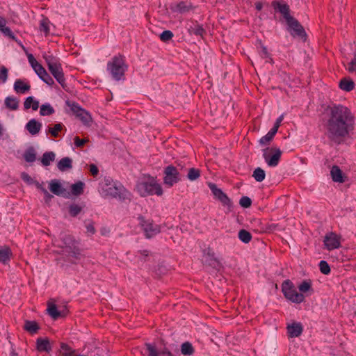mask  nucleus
I'll list each match as a JSON object with an SVG mask.
<instances>
[{
	"mask_svg": "<svg viewBox=\"0 0 356 356\" xmlns=\"http://www.w3.org/2000/svg\"><path fill=\"white\" fill-rule=\"evenodd\" d=\"M327 137L340 144L353 129L354 116L352 113H326L324 117Z\"/></svg>",
	"mask_w": 356,
	"mask_h": 356,
	"instance_id": "obj_1",
	"label": "nucleus"
},
{
	"mask_svg": "<svg viewBox=\"0 0 356 356\" xmlns=\"http://www.w3.org/2000/svg\"><path fill=\"white\" fill-rule=\"evenodd\" d=\"M128 69L124 56L121 54L113 56L107 63L106 70L115 81H120L125 79L124 74Z\"/></svg>",
	"mask_w": 356,
	"mask_h": 356,
	"instance_id": "obj_2",
	"label": "nucleus"
},
{
	"mask_svg": "<svg viewBox=\"0 0 356 356\" xmlns=\"http://www.w3.org/2000/svg\"><path fill=\"white\" fill-rule=\"evenodd\" d=\"M43 58L52 76L63 89H66L65 79L60 59L52 54H44Z\"/></svg>",
	"mask_w": 356,
	"mask_h": 356,
	"instance_id": "obj_3",
	"label": "nucleus"
},
{
	"mask_svg": "<svg viewBox=\"0 0 356 356\" xmlns=\"http://www.w3.org/2000/svg\"><path fill=\"white\" fill-rule=\"evenodd\" d=\"M102 189L104 196H110L122 200L127 199L129 196L127 191L120 184L113 182L110 177L104 179V184Z\"/></svg>",
	"mask_w": 356,
	"mask_h": 356,
	"instance_id": "obj_4",
	"label": "nucleus"
},
{
	"mask_svg": "<svg viewBox=\"0 0 356 356\" xmlns=\"http://www.w3.org/2000/svg\"><path fill=\"white\" fill-rule=\"evenodd\" d=\"M137 189L140 195L143 197L153 195L160 196L163 194L161 186L153 178L151 179L149 181L139 183L137 185Z\"/></svg>",
	"mask_w": 356,
	"mask_h": 356,
	"instance_id": "obj_5",
	"label": "nucleus"
},
{
	"mask_svg": "<svg viewBox=\"0 0 356 356\" xmlns=\"http://www.w3.org/2000/svg\"><path fill=\"white\" fill-rule=\"evenodd\" d=\"M282 291L284 297L292 302L299 304L305 300L304 295L296 291L293 284L289 280H286L282 283Z\"/></svg>",
	"mask_w": 356,
	"mask_h": 356,
	"instance_id": "obj_6",
	"label": "nucleus"
},
{
	"mask_svg": "<svg viewBox=\"0 0 356 356\" xmlns=\"http://www.w3.org/2000/svg\"><path fill=\"white\" fill-rule=\"evenodd\" d=\"M138 224L147 238H151L159 234L161 232L160 225L155 224L153 220L145 218L140 215L138 217Z\"/></svg>",
	"mask_w": 356,
	"mask_h": 356,
	"instance_id": "obj_7",
	"label": "nucleus"
},
{
	"mask_svg": "<svg viewBox=\"0 0 356 356\" xmlns=\"http://www.w3.org/2000/svg\"><path fill=\"white\" fill-rule=\"evenodd\" d=\"M63 251L69 257H72L76 259H79L81 251L78 245V243L74 238L68 235L63 238Z\"/></svg>",
	"mask_w": 356,
	"mask_h": 356,
	"instance_id": "obj_8",
	"label": "nucleus"
},
{
	"mask_svg": "<svg viewBox=\"0 0 356 356\" xmlns=\"http://www.w3.org/2000/svg\"><path fill=\"white\" fill-rule=\"evenodd\" d=\"M263 152L264 159L268 166L275 167L278 165L282 155V152L279 148H266Z\"/></svg>",
	"mask_w": 356,
	"mask_h": 356,
	"instance_id": "obj_9",
	"label": "nucleus"
},
{
	"mask_svg": "<svg viewBox=\"0 0 356 356\" xmlns=\"http://www.w3.org/2000/svg\"><path fill=\"white\" fill-rule=\"evenodd\" d=\"M208 186L214 197L218 200L223 207L230 211L232 208V202L230 198L220 188H218L216 184L209 183Z\"/></svg>",
	"mask_w": 356,
	"mask_h": 356,
	"instance_id": "obj_10",
	"label": "nucleus"
},
{
	"mask_svg": "<svg viewBox=\"0 0 356 356\" xmlns=\"http://www.w3.org/2000/svg\"><path fill=\"white\" fill-rule=\"evenodd\" d=\"M163 172V183L169 187L172 186L181 180L178 169L173 165L166 166Z\"/></svg>",
	"mask_w": 356,
	"mask_h": 356,
	"instance_id": "obj_11",
	"label": "nucleus"
},
{
	"mask_svg": "<svg viewBox=\"0 0 356 356\" xmlns=\"http://www.w3.org/2000/svg\"><path fill=\"white\" fill-rule=\"evenodd\" d=\"M286 24L288 26L287 29L293 37H299L302 39L305 38L306 33L305 29L296 19L292 17L286 21Z\"/></svg>",
	"mask_w": 356,
	"mask_h": 356,
	"instance_id": "obj_12",
	"label": "nucleus"
},
{
	"mask_svg": "<svg viewBox=\"0 0 356 356\" xmlns=\"http://www.w3.org/2000/svg\"><path fill=\"white\" fill-rule=\"evenodd\" d=\"M143 356H173L172 353L166 348L158 350L154 344L146 343L141 351Z\"/></svg>",
	"mask_w": 356,
	"mask_h": 356,
	"instance_id": "obj_13",
	"label": "nucleus"
},
{
	"mask_svg": "<svg viewBox=\"0 0 356 356\" xmlns=\"http://www.w3.org/2000/svg\"><path fill=\"white\" fill-rule=\"evenodd\" d=\"M323 243L328 250L337 249L341 246V236L334 232H329L325 236Z\"/></svg>",
	"mask_w": 356,
	"mask_h": 356,
	"instance_id": "obj_14",
	"label": "nucleus"
},
{
	"mask_svg": "<svg viewBox=\"0 0 356 356\" xmlns=\"http://www.w3.org/2000/svg\"><path fill=\"white\" fill-rule=\"evenodd\" d=\"M272 6L275 11L282 14L286 22L289 20V18L292 17L290 15L289 6L286 3L279 1H273L272 2Z\"/></svg>",
	"mask_w": 356,
	"mask_h": 356,
	"instance_id": "obj_15",
	"label": "nucleus"
},
{
	"mask_svg": "<svg viewBox=\"0 0 356 356\" xmlns=\"http://www.w3.org/2000/svg\"><path fill=\"white\" fill-rule=\"evenodd\" d=\"M188 32L190 35L199 36L202 38L206 33V31L202 25L200 24L197 21L192 22L191 24L188 26Z\"/></svg>",
	"mask_w": 356,
	"mask_h": 356,
	"instance_id": "obj_16",
	"label": "nucleus"
},
{
	"mask_svg": "<svg viewBox=\"0 0 356 356\" xmlns=\"http://www.w3.org/2000/svg\"><path fill=\"white\" fill-rule=\"evenodd\" d=\"M171 9L173 12L184 14L190 12L193 9V6L191 3L180 1L179 3L172 5Z\"/></svg>",
	"mask_w": 356,
	"mask_h": 356,
	"instance_id": "obj_17",
	"label": "nucleus"
},
{
	"mask_svg": "<svg viewBox=\"0 0 356 356\" xmlns=\"http://www.w3.org/2000/svg\"><path fill=\"white\" fill-rule=\"evenodd\" d=\"M330 175L333 181L337 183H343L346 181V176L342 170L337 165H333L330 170Z\"/></svg>",
	"mask_w": 356,
	"mask_h": 356,
	"instance_id": "obj_18",
	"label": "nucleus"
},
{
	"mask_svg": "<svg viewBox=\"0 0 356 356\" xmlns=\"http://www.w3.org/2000/svg\"><path fill=\"white\" fill-rule=\"evenodd\" d=\"M42 123L35 119L30 120L26 124V129L31 135H37L42 128Z\"/></svg>",
	"mask_w": 356,
	"mask_h": 356,
	"instance_id": "obj_19",
	"label": "nucleus"
},
{
	"mask_svg": "<svg viewBox=\"0 0 356 356\" xmlns=\"http://www.w3.org/2000/svg\"><path fill=\"white\" fill-rule=\"evenodd\" d=\"M31 89V86L29 83L24 81L22 79H17L14 83V90L17 93L24 94L29 92Z\"/></svg>",
	"mask_w": 356,
	"mask_h": 356,
	"instance_id": "obj_20",
	"label": "nucleus"
},
{
	"mask_svg": "<svg viewBox=\"0 0 356 356\" xmlns=\"http://www.w3.org/2000/svg\"><path fill=\"white\" fill-rule=\"evenodd\" d=\"M287 332L290 337H298L302 332V326L300 323H293L287 326Z\"/></svg>",
	"mask_w": 356,
	"mask_h": 356,
	"instance_id": "obj_21",
	"label": "nucleus"
},
{
	"mask_svg": "<svg viewBox=\"0 0 356 356\" xmlns=\"http://www.w3.org/2000/svg\"><path fill=\"white\" fill-rule=\"evenodd\" d=\"M47 312L54 320L58 319L59 317H63L66 315V312L65 310L58 311L56 305L54 303H48Z\"/></svg>",
	"mask_w": 356,
	"mask_h": 356,
	"instance_id": "obj_22",
	"label": "nucleus"
},
{
	"mask_svg": "<svg viewBox=\"0 0 356 356\" xmlns=\"http://www.w3.org/2000/svg\"><path fill=\"white\" fill-rule=\"evenodd\" d=\"M27 58L29 63H30L31 66L32 67L34 72L37 74L38 76L40 75L41 73L45 70L42 65L36 60L33 54H28Z\"/></svg>",
	"mask_w": 356,
	"mask_h": 356,
	"instance_id": "obj_23",
	"label": "nucleus"
},
{
	"mask_svg": "<svg viewBox=\"0 0 356 356\" xmlns=\"http://www.w3.org/2000/svg\"><path fill=\"white\" fill-rule=\"evenodd\" d=\"M12 251L8 246L0 247V262L6 264L10 260Z\"/></svg>",
	"mask_w": 356,
	"mask_h": 356,
	"instance_id": "obj_24",
	"label": "nucleus"
},
{
	"mask_svg": "<svg viewBox=\"0 0 356 356\" xmlns=\"http://www.w3.org/2000/svg\"><path fill=\"white\" fill-rule=\"evenodd\" d=\"M49 190L51 193L56 195H63L65 190L62 187L61 184L58 180H52L49 183Z\"/></svg>",
	"mask_w": 356,
	"mask_h": 356,
	"instance_id": "obj_25",
	"label": "nucleus"
},
{
	"mask_svg": "<svg viewBox=\"0 0 356 356\" xmlns=\"http://www.w3.org/2000/svg\"><path fill=\"white\" fill-rule=\"evenodd\" d=\"M37 349L40 352L49 353L51 350L49 341L47 339L38 338L37 339Z\"/></svg>",
	"mask_w": 356,
	"mask_h": 356,
	"instance_id": "obj_26",
	"label": "nucleus"
},
{
	"mask_svg": "<svg viewBox=\"0 0 356 356\" xmlns=\"http://www.w3.org/2000/svg\"><path fill=\"white\" fill-rule=\"evenodd\" d=\"M58 169L64 172L72 168V160L70 157H64L61 159L57 163Z\"/></svg>",
	"mask_w": 356,
	"mask_h": 356,
	"instance_id": "obj_27",
	"label": "nucleus"
},
{
	"mask_svg": "<svg viewBox=\"0 0 356 356\" xmlns=\"http://www.w3.org/2000/svg\"><path fill=\"white\" fill-rule=\"evenodd\" d=\"M40 106L39 101L36 100L33 97L30 96L26 98L24 102V108L25 110L32 108L33 111H37Z\"/></svg>",
	"mask_w": 356,
	"mask_h": 356,
	"instance_id": "obj_28",
	"label": "nucleus"
},
{
	"mask_svg": "<svg viewBox=\"0 0 356 356\" xmlns=\"http://www.w3.org/2000/svg\"><path fill=\"white\" fill-rule=\"evenodd\" d=\"M76 114V118L79 120L83 124L87 127H90L92 123V117L90 115V113H74Z\"/></svg>",
	"mask_w": 356,
	"mask_h": 356,
	"instance_id": "obj_29",
	"label": "nucleus"
},
{
	"mask_svg": "<svg viewBox=\"0 0 356 356\" xmlns=\"http://www.w3.org/2000/svg\"><path fill=\"white\" fill-rule=\"evenodd\" d=\"M5 106L7 109L17 110L19 107V100L14 97H7L4 101Z\"/></svg>",
	"mask_w": 356,
	"mask_h": 356,
	"instance_id": "obj_30",
	"label": "nucleus"
},
{
	"mask_svg": "<svg viewBox=\"0 0 356 356\" xmlns=\"http://www.w3.org/2000/svg\"><path fill=\"white\" fill-rule=\"evenodd\" d=\"M65 128V126L62 123H58L54 124L53 127L49 126L47 132L54 138H57L60 136V133Z\"/></svg>",
	"mask_w": 356,
	"mask_h": 356,
	"instance_id": "obj_31",
	"label": "nucleus"
},
{
	"mask_svg": "<svg viewBox=\"0 0 356 356\" xmlns=\"http://www.w3.org/2000/svg\"><path fill=\"white\" fill-rule=\"evenodd\" d=\"M355 83L351 79L346 78L342 79L339 82V88L346 92H350L354 89Z\"/></svg>",
	"mask_w": 356,
	"mask_h": 356,
	"instance_id": "obj_32",
	"label": "nucleus"
},
{
	"mask_svg": "<svg viewBox=\"0 0 356 356\" xmlns=\"http://www.w3.org/2000/svg\"><path fill=\"white\" fill-rule=\"evenodd\" d=\"M56 158V154L53 152H44L41 158V163L44 166H48L51 162L54 161Z\"/></svg>",
	"mask_w": 356,
	"mask_h": 356,
	"instance_id": "obj_33",
	"label": "nucleus"
},
{
	"mask_svg": "<svg viewBox=\"0 0 356 356\" xmlns=\"http://www.w3.org/2000/svg\"><path fill=\"white\" fill-rule=\"evenodd\" d=\"M194 352V348L190 342L186 341L181 345V353L184 356H191Z\"/></svg>",
	"mask_w": 356,
	"mask_h": 356,
	"instance_id": "obj_34",
	"label": "nucleus"
},
{
	"mask_svg": "<svg viewBox=\"0 0 356 356\" xmlns=\"http://www.w3.org/2000/svg\"><path fill=\"white\" fill-rule=\"evenodd\" d=\"M50 22L48 18L43 17L40 22L39 29L41 32H43L44 35L47 36L49 35L50 32Z\"/></svg>",
	"mask_w": 356,
	"mask_h": 356,
	"instance_id": "obj_35",
	"label": "nucleus"
},
{
	"mask_svg": "<svg viewBox=\"0 0 356 356\" xmlns=\"http://www.w3.org/2000/svg\"><path fill=\"white\" fill-rule=\"evenodd\" d=\"M238 237L244 243H248L252 240V234L245 229H241L238 232Z\"/></svg>",
	"mask_w": 356,
	"mask_h": 356,
	"instance_id": "obj_36",
	"label": "nucleus"
},
{
	"mask_svg": "<svg viewBox=\"0 0 356 356\" xmlns=\"http://www.w3.org/2000/svg\"><path fill=\"white\" fill-rule=\"evenodd\" d=\"M84 184L82 181H78L71 186V193L74 195H80L83 193Z\"/></svg>",
	"mask_w": 356,
	"mask_h": 356,
	"instance_id": "obj_37",
	"label": "nucleus"
},
{
	"mask_svg": "<svg viewBox=\"0 0 356 356\" xmlns=\"http://www.w3.org/2000/svg\"><path fill=\"white\" fill-rule=\"evenodd\" d=\"M24 329L31 334H35L39 330V326L35 321H26L24 324Z\"/></svg>",
	"mask_w": 356,
	"mask_h": 356,
	"instance_id": "obj_38",
	"label": "nucleus"
},
{
	"mask_svg": "<svg viewBox=\"0 0 356 356\" xmlns=\"http://www.w3.org/2000/svg\"><path fill=\"white\" fill-rule=\"evenodd\" d=\"M186 177L190 181L197 180L200 177V170L197 168H191L188 170Z\"/></svg>",
	"mask_w": 356,
	"mask_h": 356,
	"instance_id": "obj_39",
	"label": "nucleus"
},
{
	"mask_svg": "<svg viewBox=\"0 0 356 356\" xmlns=\"http://www.w3.org/2000/svg\"><path fill=\"white\" fill-rule=\"evenodd\" d=\"M252 177L254 178V179L258 181L261 182L266 177L265 171L261 169V168L258 167L255 168V170L253 172Z\"/></svg>",
	"mask_w": 356,
	"mask_h": 356,
	"instance_id": "obj_40",
	"label": "nucleus"
},
{
	"mask_svg": "<svg viewBox=\"0 0 356 356\" xmlns=\"http://www.w3.org/2000/svg\"><path fill=\"white\" fill-rule=\"evenodd\" d=\"M298 289L301 293H307L312 291V282L310 280H304L298 286Z\"/></svg>",
	"mask_w": 356,
	"mask_h": 356,
	"instance_id": "obj_41",
	"label": "nucleus"
},
{
	"mask_svg": "<svg viewBox=\"0 0 356 356\" xmlns=\"http://www.w3.org/2000/svg\"><path fill=\"white\" fill-rule=\"evenodd\" d=\"M38 76L42 81L49 86H51L54 84L53 78L47 73L46 70L42 72L40 75H38Z\"/></svg>",
	"mask_w": 356,
	"mask_h": 356,
	"instance_id": "obj_42",
	"label": "nucleus"
},
{
	"mask_svg": "<svg viewBox=\"0 0 356 356\" xmlns=\"http://www.w3.org/2000/svg\"><path fill=\"white\" fill-rule=\"evenodd\" d=\"M60 349L63 356H72L74 354V350L66 343H62Z\"/></svg>",
	"mask_w": 356,
	"mask_h": 356,
	"instance_id": "obj_43",
	"label": "nucleus"
},
{
	"mask_svg": "<svg viewBox=\"0 0 356 356\" xmlns=\"http://www.w3.org/2000/svg\"><path fill=\"white\" fill-rule=\"evenodd\" d=\"M24 159L26 162L32 163L35 161L36 155L33 149L31 148L26 150L24 154Z\"/></svg>",
	"mask_w": 356,
	"mask_h": 356,
	"instance_id": "obj_44",
	"label": "nucleus"
},
{
	"mask_svg": "<svg viewBox=\"0 0 356 356\" xmlns=\"http://www.w3.org/2000/svg\"><path fill=\"white\" fill-rule=\"evenodd\" d=\"M82 210V208L76 204H72L69 207V213L71 216L76 217Z\"/></svg>",
	"mask_w": 356,
	"mask_h": 356,
	"instance_id": "obj_45",
	"label": "nucleus"
},
{
	"mask_svg": "<svg viewBox=\"0 0 356 356\" xmlns=\"http://www.w3.org/2000/svg\"><path fill=\"white\" fill-rule=\"evenodd\" d=\"M320 271L324 275H328L330 273V267L327 261H321L319 262Z\"/></svg>",
	"mask_w": 356,
	"mask_h": 356,
	"instance_id": "obj_46",
	"label": "nucleus"
},
{
	"mask_svg": "<svg viewBox=\"0 0 356 356\" xmlns=\"http://www.w3.org/2000/svg\"><path fill=\"white\" fill-rule=\"evenodd\" d=\"M8 70L5 66L0 67V84L4 83L8 79Z\"/></svg>",
	"mask_w": 356,
	"mask_h": 356,
	"instance_id": "obj_47",
	"label": "nucleus"
},
{
	"mask_svg": "<svg viewBox=\"0 0 356 356\" xmlns=\"http://www.w3.org/2000/svg\"><path fill=\"white\" fill-rule=\"evenodd\" d=\"M66 104L70 108L71 111H86L85 109L79 106L78 104L73 101H66Z\"/></svg>",
	"mask_w": 356,
	"mask_h": 356,
	"instance_id": "obj_48",
	"label": "nucleus"
},
{
	"mask_svg": "<svg viewBox=\"0 0 356 356\" xmlns=\"http://www.w3.org/2000/svg\"><path fill=\"white\" fill-rule=\"evenodd\" d=\"M173 33L171 31L165 30L163 31L160 35V39L163 42H168L173 38Z\"/></svg>",
	"mask_w": 356,
	"mask_h": 356,
	"instance_id": "obj_49",
	"label": "nucleus"
},
{
	"mask_svg": "<svg viewBox=\"0 0 356 356\" xmlns=\"http://www.w3.org/2000/svg\"><path fill=\"white\" fill-rule=\"evenodd\" d=\"M0 29H1V31H2V33L5 35L8 36V38H11L12 40H17L15 34L13 33V32L11 31V29L9 27L6 26L4 25V26L0 27Z\"/></svg>",
	"mask_w": 356,
	"mask_h": 356,
	"instance_id": "obj_50",
	"label": "nucleus"
},
{
	"mask_svg": "<svg viewBox=\"0 0 356 356\" xmlns=\"http://www.w3.org/2000/svg\"><path fill=\"white\" fill-rule=\"evenodd\" d=\"M239 204L243 208H249L252 204V200L248 196H243L239 200Z\"/></svg>",
	"mask_w": 356,
	"mask_h": 356,
	"instance_id": "obj_51",
	"label": "nucleus"
},
{
	"mask_svg": "<svg viewBox=\"0 0 356 356\" xmlns=\"http://www.w3.org/2000/svg\"><path fill=\"white\" fill-rule=\"evenodd\" d=\"M273 138V136L272 135H270V134L268 132L264 136H263L260 140L259 143L261 145H268L270 140Z\"/></svg>",
	"mask_w": 356,
	"mask_h": 356,
	"instance_id": "obj_52",
	"label": "nucleus"
},
{
	"mask_svg": "<svg viewBox=\"0 0 356 356\" xmlns=\"http://www.w3.org/2000/svg\"><path fill=\"white\" fill-rule=\"evenodd\" d=\"M74 145L77 147H83L88 141V139H87V138L81 139L78 136H76L74 138Z\"/></svg>",
	"mask_w": 356,
	"mask_h": 356,
	"instance_id": "obj_53",
	"label": "nucleus"
},
{
	"mask_svg": "<svg viewBox=\"0 0 356 356\" xmlns=\"http://www.w3.org/2000/svg\"><path fill=\"white\" fill-rule=\"evenodd\" d=\"M347 70L349 72L356 73V56H355L354 58L350 62Z\"/></svg>",
	"mask_w": 356,
	"mask_h": 356,
	"instance_id": "obj_54",
	"label": "nucleus"
},
{
	"mask_svg": "<svg viewBox=\"0 0 356 356\" xmlns=\"http://www.w3.org/2000/svg\"><path fill=\"white\" fill-rule=\"evenodd\" d=\"M39 111H54V108L49 103H44L41 105Z\"/></svg>",
	"mask_w": 356,
	"mask_h": 356,
	"instance_id": "obj_55",
	"label": "nucleus"
},
{
	"mask_svg": "<svg viewBox=\"0 0 356 356\" xmlns=\"http://www.w3.org/2000/svg\"><path fill=\"white\" fill-rule=\"evenodd\" d=\"M21 178L22 180L29 184H31L33 183V179L26 172H23L21 175Z\"/></svg>",
	"mask_w": 356,
	"mask_h": 356,
	"instance_id": "obj_56",
	"label": "nucleus"
},
{
	"mask_svg": "<svg viewBox=\"0 0 356 356\" xmlns=\"http://www.w3.org/2000/svg\"><path fill=\"white\" fill-rule=\"evenodd\" d=\"M90 171L92 175L94 177L97 176L99 172L98 168L95 164H91L90 165Z\"/></svg>",
	"mask_w": 356,
	"mask_h": 356,
	"instance_id": "obj_57",
	"label": "nucleus"
},
{
	"mask_svg": "<svg viewBox=\"0 0 356 356\" xmlns=\"http://www.w3.org/2000/svg\"><path fill=\"white\" fill-rule=\"evenodd\" d=\"M331 111H348L347 108H344L343 106L338 105L334 106L333 108H331Z\"/></svg>",
	"mask_w": 356,
	"mask_h": 356,
	"instance_id": "obj_58",
	"label": "nucleus"
},
{
	"mask_svg": "<svg viewBox=\"0 0 356 356\" xmlns=\"http://www.w3.org/2000/svg\"><path fill=\"white\" fill-rule=\"evenodd\" d=\"M41 191L44 193V197L46 200H51L53 197V195H51L46 188H41Z\"/></svg>",
	"mask_w": 356,
	"mask_h": 356,
	"instance_id": "obj_59",
	"label": "nucleus"
},
{
	"mask_svg": "<svg viewBox=\"0 0 356 356\" xmlns=\"http://www.w3.org/2000/svg\"><path fill=\"white\" fill-rule=\"evenodd\" d=\"M260 55L262 58H267L268 57L269 54L267 50V48L264 46H262L261 51L260 52Z\"/></svg>",
	"mask_w": 356,
	"mask_h": 356,
	"instance_id": "obj_60",
	"label": "nucleus"
},
{
	"mask_svg": "<svg viewBox=\"0 0 356 356\" xmlns=\"http://www.w3.org/2000/svg\"><path fill=\"white\" fill-rule=\"evenodd\" d=\"M86 229H87V232L90 233L91 234H93L95 232V229L92 224L87 225Z\"/></svg>",
	"mask_w": 356,
	"mask_h": 356,
	"instance_id": "obj_61",
	"label": "nucleus"
},
{
	"mask_svg": "<svg viewBox=\"0 0 356 356\" xmlns=\"http://www.w3.org/2000/svg\"><path fill=\"white\" fill-rule=\"evenodd\" d=\"M208 264L209 266L216 267V266H218L219 264V262L215 258H210V261Z\"/></svg>",
	"mask_w": 356,
	"mask_h": 356,
	"instance_id": "obj_62",
	"label": "nucleus"
},
{
	"mask_svg": "<svg viewBox=\"0 0 356 356\" xmlns=\"http://www.w3.org/2000/svg\"><path fill=\"white\" fill-rule=\"evenodd\" d=\"M278 129L279 127L274 124L273 127L268 131V133L274 137L277 132Z\"/></svg>",
	"mask_w": 356,
	"mask_h": 356,
	"instance_id": "obj_63",
	"label": "nucleus"
},
{
	"mask_svg": "<svg viewBox=\"0 0 356 356\" xmlns=\"http://www.w3.org/2000/svg\"><path fill=\"white\" fill-rule=\"evenodd\" d=\"M283 119H284V115H280V117L276 120V121H275V124H275V125H276L277 127H280V124H281L282 121L283 120Z\"/></svg>",
	"mask_w": 356,
	"mask_h": 356,
	"instance_id": "obj_64",
	"label": "nucleus"
}]
</instances>
